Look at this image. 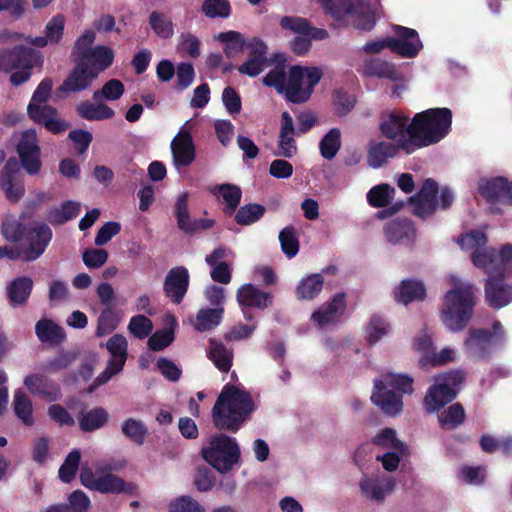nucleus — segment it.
Segmentation results:
<instances>
[{
  "mask_svg": "<svg viewBox=\"0 0 512 512\" xmlns=\"http://www.w3.org/2000/svg\"><path fill=\"white\" fill-rule=\"evenodd\" d=\"M194 127L192 120H187L179 129L170 144L173 164L178 172L190 166L196 157L195 145L191 136Z\"/></svg>",
  "mask_w": 512,
  "mask_h": 512,
  "instance_id": "nucleus-17",
  "label": "nucleus"
},
{
  "mask_svg": "<svg viewBox=\"0 0 512 512\" xmlns=\"http://www.w3.org/2000/svg\"><path fill=\"white\" fill-rule=\"evenodd\" d=\"M253 409V401L247 391L226 385L213 407V423L218 429L236 432Z\"/></svg>",
  "mask_w": 512,
  "mask_h": 512,
  "instance_id": "nucleus-3",
  "label": "nucleus"
},
{
  "mask_svg": "<svg viewBox=\"0 0 512 512\" xmlns=\"http://www.w3.org/2000/svg\"><path fill=\"white\" fill-rule=\"evenodd\" d=\"M108 420V412L104 408L96 407L82 412L78 422L82 431L92 432L104 427Z\"/></svg>",
  "mask_w": 512,
  "mask_h": 512,
  "instance_id": "nucleus-42",
  "label": "nucleus"
},
{
  "mask_svg": "<svg viewBox=\"0 0 512 512\" xmlns=\"http://www.w3.org/2000/svg\"><path fill=\"white\" fill-rule=\"evenodd\" d=\"M188 285V270L185 267L178 266L168 272L164 282V291L174 303L179 304L187 292Z\"/></svg>",
  "mask_w": 512,
  "mask_h": 512,
  "instance_id": "nucleus-27",
  "label": "nucleus"
},
{
  "mask_svg": "<svg viewBox=\"0 0 512 512\" xmlns=\"http://www.w3.org/2000/svg\"><path fill=\"white\" fill-rule=\"evenodd\" d=\"M342 145V133L338 128L330 129L319 141V152L325 160L336 157Z\"/></svg>",
  "mask_w": 512,
  "mask_h": 512,
  "instance_id": "nucleus-44",
  "label": "nucleus"
},
{
  "mask_svg": "<svg viewBox=\"0 0 512 512\" xmlns=\"http://www.w3.org/2000/svg\"><path fill=\"white\" fill-rule=\"evenodd\" d=\"M322 72L317 67L293 66L289 70L286 98L293 103L306 102L319 83Z\"/></svg>",
  "mask_w": 512,
  "mask_h": 512,
  "instance_id": "nucleus-13",
  "label": "nucleus"
},
{
  "mask_svg": "<svg viewBox=\"0 0 512 512\" xmlns=\"http://www.w3.org/2000/svg\"><path fill=\"white\" fill-rule=\"evenodd\" d=\"M171 328L163 329L155 332L148 340V346L154 351H159L169 346L174 340L173 327L177 324L174 316L167 317Z\"/></svg>",
  "mask_w": 512,
  "mask_h": 512,
  "instance_id": "nucleus-57",
  "label": "nucleus"
},
{
  "mask_svg": "<svg viewBox=\"0 0 512 512\" xmlns=\"http://www.w3.org/2000/svg\"><path fill=\"white\" fill-rule=\"evenodd\" d=\"M121 316L113 308H105L97 320L96 336L104 337L117 329Z\"/></svg>",
  "mask_w": 512,
  "mask_h": 512,
  "instance_id": "nucleus-52",
  "label": "nucleus"
},
{
  "mask_svg": "<svg viewBox=\"0 0 512 512\" xmlns=\"http://www.w3.org/2000/svg\"><path fill=\"white\" fill-rule=\"evenodd\" d=\"M76 111L78 115L88 121H101L112 119L115 112L102 100L91 103L88 101L81 102L77 105Z\"/></svg>",
  "mask_w": 512,
  "mask_h": 512,
  "instance_id": "nucleus-38",
  "label": "nucleus"
},
{
  "mask_svg": "<svg viewBox=\"0 0 512 512\" xmlns=\"http://www.w3.org/2000/svg\"><path fill=\"white\" fill-rule=\"evenodd\" d=\"M402 394L413 392V378L406 374L387 373L374 383L371 401L384 413L395 416L402 412Z\"/></svg>",
  "mask_w": 512,
  "mask_h": 512,
  "instance_id": "nucleus-5",
  "label": "nucleus"
},
{
  "mask_svg": "<svg viewBox=\"0 0 512 512\" xmlns=\"http://www.w3.org/2000/svg\"><path fill=\"white\" fill-rule=\"evenodd\" d=\"M249 54L247 60L238 67L241 74L255 77L268 66L267 46L260 39H252L247 44Z\"/></svg>",
  "mask_w": 512,
  "mask_h": 512,
  "instance_id": "nucleus-24",
  "label": "nucleus"
},
{
  "mask_svg": "<svg viewBox=\"0 0 512 512\" xmlns=\"http://www.w3.org/2000/svg\"><path fill=\"white\" fill-rule=\"evenodd\" d=\"M106 349L110 353L105 370L94 380L93 385L89 388L92 392L95 388L108 382L114 375L119 374L127 360L128 342L121 334H115L106 342Z\"/></svg>",
  "mask_w": 512,
  "mask_h": 512,
  "instance_id": "nucleus-15",
  "label": "nucleus"
},
{
  "mask_svg": "<svg viewBox=\"0 0 512 512\" xmlns=\"http://www.w3.org/2000/svg\"><path fill=\"white\" fill-rule=\"evenodd\" d=\"M393 298L397 303L403 305H408L416 301H423L426 298V287L419 279H403L393 289Z\"/></svg>",
  "mask_w": 512,
  "mask_h": 512,
  "instance_id": "nucleus-30",
  "label": "nucleus"
},
{
  "mask_svg": "<svg viewBox=\"0 0 512 512\" xmlns=\"http://www.w3.org/2000/svg\"><path fill=\"white\" fill-rule=\"evenodd\" d=\"M447 281L450 287L442 297L439 318L448 331L457 333L471 321L478 298L474 284L456 275L448 276Z\"/></svg>",
  "mask_w": 512,
  "mask_h": 512,
  "instance_id": "nucleus-1",
  "label": "nucleus"
},
{
  "mask_svg": "<svg viewBox=\"0 0 512 512\" xmlns=\"http://www.w3.org/2000/svg\"><path fill=\"white\" fill-rule=\"evenodd\" d=\"M386 240L392 245L411 248L417 240V230L409 219H395L384 227Z\"/></svg>",
  "mask_w": 512,
  "mask_h": 512,
  "instance_id": "nucleus-22",
  "label": "nucleus"
},
{
  "mask_svg": "<svg viewBox=\"0 0 512 512\" xmlns=\"http://www.w3.org/2000/svg\"><path fill=\"white\" fill-rule=\"evenodd\" d=\"M396 487V479L383 473L364 474L359 480L361 496L370 502L381 504Z\"/></svg>",
  "mask_w": 512,
  "mask_h": 512,
  "instance_id": "nucleus-18",
  "label": "nucleus"
},
{
  "mask_svg": "<svg viewBox=\"0 0 512 512\" xmlns=\"http://www.w3.org/2000/svg\"><path fill=\"white\" fill-rule=\"evenodd\" d=\"M51 91L52 81L48 78L42 80L34 91L27 110L33 121L42 123L52 133H59L65 131L68 125L58 117L52 106L45 104Z\"/></svg>",
  "mask_w": 512,
  "mask_h": 512,
  "instance_id": "nucleus-9",
  "label": "nucleus"
},
{
  "mask_svg": "<svg viewBox=\"0 0 512 512\" xmlns=\"http://www.w3.org/2000/svg\"><path fill=\"white\" fill-rule=\"evenodd\" d=\"M464 379L465 374L460 370L437 375L434 378V384L428 389L424 398L426 410L430 413L436 412L451 402L456 397Z\"/></svg>",
  "mask_w": 512,
  "mask_h": 512,
  "instance_id": "nucleus-11",
  "label": "nucleus"
},
{
  "mask_svg": "<svg viewBox=\"0 0 512 512\" xmlns=\"http://www.w3.org/2000/svg\"><path fill=\"white\" fill-rule=\"evenodd\" d=\"M209 191L223 204L225 212L232 214L240 203L242 191L234 184H220L209 188Z\"/></svg>",
  "mask_w": 512,
  "mask_h": 512,
  "instance_id": "nucleus-36",
  "label": "nucleus"
},
{
  "mask_svg": "<svg viewBox=\"0 0 512 512\" xmlns=\"http://www.w3.org/2000/svg\"><path fill=\"white\" fill-rule=\"evenodd\" d=\"M19 165L16 159H9L0 171V188L11 202H18L24 195V184L18 177Z\"/></svg>",
  "mask_w": 512,
  "mask_h": 512,
  "instance_id": "nucleus-23",
  "label": "nucleus"
},
{
  "mask_svg": "<svg viewBox=\"0 0 512 512\" xmlns=\"http://www.w3.org/2000/svg\"><path fill=\"white\" fill-rule=\"evenodd\" d=\"M262 82L264 85L274 87L279 93H284L285 96H287L288 79L286 80V71L284 66H276L263 77Z\"/></svg>",
  "mask_w": 512,
  "mask_h": 512,
  "instance_id": "nucleus-62",
  "label": "nucleus"
},
{
  "mask_svg": "<svg viewBox=\"0 0 512 512\" xmlns=\"http://www.w3.org/2000/svg\"><path fill=\"white\" fill-rule=\"evenodd\" d=\"M409 117L401 112H392L380 125L381 133L392 140L396 146L401 148L406 154H411L417 150L415 137L411 133V122Z\"/></svg>",
  "mask_w": 512,
  "mask_h": 512,
  "instance_id": "nucleus-14",
  "label": "nucleus"
},
{
  "mask_svg": "<svg viewBox=\"0 0 512 512\" xmlns=\"http://www.w3.org/2000/svg\"><path fill=\"white\" fill-rule=\"evenodd\" d=\"M77 61V65L59 88L63 92L83 91L90 87L92 82L98 77L96 72L91 71L85 65V62Z\"/></svg>",
  "mask_w": 512,
  "mask_h": 512,
  "instance_id": "nucleus-31",
  "label": "nucleus"
},
{
  "mask_svg": "<svg viewBox=\"0 0 512 512\" xmlns=\"http://www.w3.org/2000/svg\"><path fill=\"white\" fill-rule=\"evenodd\" d=\"M373 443L385 451L396 449V451H405L407 445L397 438L396 431L391 428L382 429L373 438Z\"/></svg>",
  "mask_w": 512,
  "mask_h": 512,
  "instance_id": "nucleus-56",
  "label": "nucleus"
},
{
  "mask_svg": "<svg viewBox=\"0 0 512 512\" xmlns=\"http://www.w3.org/2000/svg\"><path fill=\"white\" fill-rule=\"evenodd\" d=\"M364 74L388 79L390 81H401L403 78L402 73L397 70L395 64L381 59H371L367 61Z\"/></svg>",
  "mask_w": 512,
  "mask_h": 512,
  "instance_id": "nucleus-40",
  "label": "nucleus"
},
{
  "mask_svg": "<svg viewBox=\"0 0 512 512\" xmlns=\"http://www.w3.org/2000/svg\"><path fill=\"white\" fill-rule=\"evenodd\" d=\"M149 25L153 32L162 39H169L174 35V25L167 15L153 11L149 15Z\"/></svg>",
  "mask_w": 512,
  "mask_h": 512,
  "instance_id": "nucleus-53",
  "label": "nucleus"
},
{
  "mask_svg": "<svg viewBox=\"0 0 512 512\" xmlns=\"http://www.w3.org/2000/svg\"><path fill=\"white\" fill-rule=\"evenodd\" d=\"M223 307L200 309L192 320L193 327L198 332H205L217 327L223 318Z\"/></svg>",
  "mask_w": 512,
  "mask_h": 512,
  "instance_id": "nucleus-41",
  "label": "nucleus"
},
{
  "mask_svg": "<svg viewBox=\"0 0 512 512\" xmlns=\"http://www.w3.org/2000/svg\"><path fill=\"white\" fill-rule=\"evenodd\" d=\"M175 216L180 230L185 233L195 232L196 224L190 218L187 192H183L177 196L175 201Z\"/></svg>",
  "mask_w": 512,
  "mask_h": 512,
  "instance_id": "nucleus-49",
  "label": "nucleus"
},
{
  "mask_svg": "<svg viewBox=\"0 0 512 512\" xmlns=\"http://www.w3.org/2000/svg\"><path fill=\"white\" fill-rule=\"evenodd\" d=\"M478 189L481 195L491 202L512 205V182L503 177L482 179Z\"/></svg>",
  "mask_w": 512,
  "mask_h": 512,
  "instance_id": "nucleus-25",
  "label": "nucleus"
},
{
  "mask_svg": "<svg viewBox=\"0 0 512 512\" xmlns=\"http://www.w3.org/2000/svg\"><path fill=\"white\" fill-rule=\"evenodd\" d=\"M346 310V295L344 293H338L312 312L311 321L318 329H333L340 324L345 316Z\"/></svg>",
  "mask_w": 512,
  "mask_h": 512,
  "instance_id": "nucleus-16",
  "label": "nucleus"
},
{
  "mask_svg": "<svg viewBox=\"0 0 512 512\" xmlns=\"http://www.w3.org/2000/svg\"><path fill=\"white\" fill-rule=\"evenodd\" d=\"M390 332V325L385 318L373 315L365 328V339L370 345H374Z\"/></svg>",
  "mask_w": 512,
  "mask_h": 512,
  "instance_id": "nucleus-50",
  "label": "nucleus"
},
{
  "mask_svg": "<svg viewBox=\"0 0 512 512\" xmlns=\"http://www.w3.org/2000/svg\"><path fill=\"white\" fill-rule=\"evenodd\" d=\"M208 355L220 371L226 372L230 369L233 353L232 350L228 349L221 342L211 339L209 341Z\"/></svg>",
  "mask_w": 512,
  "mask_h": 512,
  "instance_id": "nucleus-45",
  "label": "nucleus"
},
{
  "mask_svg": "<svg viewBox=\"0 0 512 512\" xmlns=\"http://www.w3.org/2000/svg\"><path fill=\"white\" fill-rule=\"evenodd\" d=\"M42 57L36 50L16 46L0 51V70L11 73L10 81L14 86L21 85L31 77V69L41 65Z\"/></svg>",
  "mask_w": 512,
  "mask_h": 512,
  "instance_id": "nucleus-6",
  "label": "nucleus"
},
{
  "mask_svg": "<svg viewBox=\"0 0 512 512\" xmlns=\"http://www.w3.org/2000/svg\"><path fill=\"white\" fill-rule=\"evenodd\" d=\"M52 238L51 229L43 223L33 224L28 232L27 241L29 244L26 252V260H35L40 257Z\"/></svg>",
  "mask_w": 512,
  "mask_h": 512,
  "instance_id": "nucleus-28",
  "label": "nucleus"
},
{
  "mask_svg": "<svg viewBox=\"0 0 512 512\" xmlns=\"http://www.w3.org/2000/svg\"><path fill=\"white\" fill-rule=\"evenodd\" d=\"M80 459L81 453L77 449H74L67 455L59 469V477L63 482L69 483L74 478L79 467Z\"/></svg>",
  "mask_w": 512,
  "mask_h": 512,
  "instance_id": "nucleus-63",
  "label": "nucleus"
},
{
  "mask_svg": "<svg viewBox=\"0 0 512 512\" xmlns=\"http://www.w3.org/2000/svg\"><path fill=\"white\" fill-rule=\"evenodd\" d=\"M457 243L470 253L473 265L486 274H502L512 264V244H503L498 249L487 247V236L481 230L463 233Z\"/></svg>",
  "mask_w": 512,
  "mask_h": 512,
  "instance_id": "nucleus-2",
  "label": "nucleus"
},
{
  "mask_svg": "<svg viewBox=\"0 0 512 512\" xmlns=\"http://www.w3.org/2000/svg\"><path fill=\"white\" fill-rule=\"evenodd\" d=\"M505 339V331L499 321L493 323L491 329L471 328L463 342V350L467 357L474 361L490 357L494 348Z\"/></svg>",
  "mask_w": 512,
  "mask_h": 512,
  "instance_id": "nucleus-8",
  "label": "nucleus"
},
{
  "mask_svg": "<svg viewBox=\"0 0 512 512\" xmlns=\"http://www.w3.org/2000/svg\"><path fill=\"white\" fill-rule=\"evenodd\" d=\"M452 112L448 108H431L417 113L411 121V133L417 149L438 143L450 132Z\"/></svg>",
  "mask_w": 512,
  "mask_h": 512,
  "instance_id": "nucleus-4",
  "label": "nucleus"
},
{
  "mask_svg": "<svg viewBox=\"0 0 512 512\" xmlns=\"http://www.w3.org/2000/svg\"><path fill=\"white\" fill-rule=\"evenodd\" d=\"M395 188L388 184H379L371 188L367 193V201L372 207H384L394 198Z\"/></svg>",
  "mask_w": 512,
  "mask_h": 512,
  "instance_id": "nucleus-54",
  "label": "nucleus"
},
{
  "mask_svg": "<svg viewBox=\"0 0 512 512\" xmlns=\"http://www.w3.org/2000/svg\"><path fill=\"white\" fill-rule=\"evenodd\" d=\"M237 302L242 307L265 309L271 304V295L251 284L241 286L237 291Z\"/></svg>",
  "mask_w": 512,
  "mask_h": 512,
  "instance_id": "nucleus-33",
  "label": "nucleus"
},
{
  "mask_svg": "<svg viewBox=\"0 0 512 512\" xmlns=\"http://www.w3.org/2000/svg\"><path fill=\"white\" fill-rule=\"evenodd\" d=\"M216 38L224 44V52L228 58L238 56L245 44L242 35L236 31L221 32Z\"/></svg>",
  "mask_w": 512,
  "mask_h": 512,
  "instance_id": "nucleus-55",
  "label": "nucleus"
},
{
  "mask_svg": "<svg viewBox=\"0 0 512 512\" xmlns=\"http://www.w3.org/2000/svg\"><path fill=\"white\" fill-rule=\"evenodd\" d=\"M121 431L126 438L137 445H142L148 435V428L143 421L128 418L121 424Z\"/></svg>",
  "mask_w": 512,
  "mask_h": 512,
  "instance_id": "nucleus-51",
  "label": "nucleus"
},
{
  "mask_svg": "<svg viewBox=\"0 0 512 512\" xmlns=\"http://www.w3.org/2000/svg\"><path fill=\"white\" fill-rule=\"evenodd\" d=\"M401 148L385 141H371L367 150V163L376 169L383 166L389 158L396 156Z\"/></svg>",
  "mask_w": 512,
  "mask_h": 512,
  "instance_id": "nucleus-34",
  "label": "nucleus"
},
{
  "mask_svg": "<svg viewBox=\"0 0 512 512\" xmlns=\"http://www.w3.org/2000/svg\"><path fill=\"white\" fill-rule=\"evenodd\" d=\"M395 37H390L391 51L404 58H415L423 48V43L416 30L396 25Z\"/></svg>",
  "mask_w": 512,
  "mask_h": 512,
  "instance_id": "nucleus-20",
  "label": "nucleus"
},
{
  "mask_svg": "<svg viewBox=\"0 0 512 512\" xmlns=\"http://www.w3.org/2000/svg\"><path fill=\"white\" fill-rule=\"evenodd\" d=\"M503 274H489L484 285L485 301L494 309H501L512 302V284L504 281Z\"/></svg>",
  "mask_w": 512,
  "mask_h": 512,
  "instance_id": "nucleus-21",
  "label": "nucleus"
},
{
  "mask_svg": "<svg viewBox=\"0 0 512 512\" xmlns=\"http://www.w3.org/2000/svg\"><path fill=\"white\" fill-rule=\"evenodd\" d=\"M33 282L28 277L15 279L8 287V297L12 306L23 305L29 297Z\"/></svg>",
  "mask_w": 512,
  "mask_h": 512,
  "instance_id": "nucleus-48",
  "label": "nucleus"
},
{
  "mask_svg": "<svg viewBox=\"0 0 512 512\" xmlns=\"http://www.w3.org/2000/svg\"><path fill=\"white\" fill-rule=\"evenodd\" d=\"M65 17L61 14L53 16L45 26L44 36L28 38L27 41L36 47L58 43L64 33Z\"/></svg>",
  "mask_w": 512,
  "mask_h": 512,
  "instance_id": "nucleus-35",
  "label": "nucleus"
},
{
  "mask_svg": "<svg viewBox=\"0 0 512 512\" xmlns=\"http://www.w3.org/2000/svg\"><path fill=\"white\" fill-rule=\"evenodd\" d=\"M13 407L16 416L24 425L32 426L34 424L33 404L24 391L17 390L14 393Z\"/></svg>",
  "mask_w": 512,
  "mask_h": 512,
  "instance_id": "nucleus-46",
  "label": "nucleus"
},
{
  "mask_svg": "<svg viewBox=\"0 0 512 512\" xmlns=\"http://www.w3.org/2000/svg\"><path fill=\"white\" fill-rule=\"evenodd\" d=\"M125 92L123 83L118 79H111L107 81L103 87L94 91L93 100L98 102L100 100L116 101L122 97Z\"/></svg>",
  "mask_w": 512,
  "mask_h": 512,
  "instance_id": "nucleus-58",
  "label": "nucleus"
},
{
  "mask_svg": "<svg viewBox=\"0 0 512 512\" xmlns=\"http://www.w3.org/2000/svg\"><path fill=\"white\" fill-rule=\"evenodd\" d=\"M114 53L111 48L103 45L94 47L84 58L80 61L85 62V65L97 76L107 69L113 62Z\"/></svg>",
  "mask_w": 512,
  "mask_h": 512,
  "instance_id": "nucleus-37",
  "label": "nucleus"
},
{
  "mask_svg": "<svg viewBox=\"0 0 512 512\" xmlns=\"http://www.w3.org/2000/svg\"><path fill=\"white\" fill-rule=\"evenodd\" d=\"M414 349L419 352L422 357L420 359V365L425 366L428 364L434 350V344L431 335L426 329L421 330L414 338L413 342Z\"/></svg>",
  "mask_w": 512,
  "mask_h": 512,
  "instance_id": "nucleus-59",
  "label": "nucleus"
},
{
  "mask_svg": "<svg viewBox=\"0 0 512 512\" xmlns=\"http://www.w3.org/2000/svg\"><path fill=\"white\" fill-rule=\"evenodd\" d=\"M35 333L43 343L58 344L65 335L60 326L49 319H42L36 323Z\"/></svg>",
  "mask_w": 512,
  "mask_h": 512,
  "instance_id": "nucleus-43",
  "label": "nucleus"
},
{
  "mask_svg": "<svg viewBox=\"0 0 512 512\" xmlns=\"http://www.w3.org/2000/svg\"><path fill=\"white\" fill-rule=\"evenodd\" d=\"M296 129L291 115L285 111L281 115L280 132L278 136L276 155L284 158H292L297 153V145L294 139Z\"/></svg>",
  "mask_w": 512,
  "mask_h": 512,
  "instance_id": "nucleus-29",
  "label": "nucleus"
},
{
  "mask_svg": "<svg viewBox=\"0 0 512 512\" xmlns=\"http://www.w3.org/2000/svg\"><path fill=\"white\" fill-rule=\"evenodd\" d=\"M324 284V277L319 274H310L303 277L295 288V295L299 300H313L322 291Z\"/></svg>",
  "mask_w": 512,
  "mask_h": 512,
  "instance_id": "nucleus-39",
  "label": "nucleus"
},
{
  "mask_svg": "<svg viewBox=\"0 0 512 512\" xmlns=\"http://www.w3.org/2000/svg\"><path fill=\"white\" fill-rule=\"evenodd\" d=\"M24 385L33 395L49 401H55L60 397L59 387L47 376L39 373L25 377Z\"/></svg>",
  "mask_w": 512,
  "mask_h": 512,
  "instance_id": "nucleus-32",
  "label": "nucleus"
},
{
  "mask_svg": "<svg viewBox=\"0 0 512 512\" xmlns=\"http://www.w3.org/2000/svg\"><path fill=\"white\" fill-rule=\"evenodd\" d=\"M80 481L86 488L100 492L102 494H134L136 485L125 482L119 476L110 471L97 468L92 471L90 468L83 467L80 471Z\"/></svg>",
  "mask_w": 512,
  "mask_h": 512,
  "instance_id": "nucleus-12",
  "label": "nucleus"
},
{
  "mask_svg": "<svg viewBox=\"0 0 512 512\" xmlns=\"http://www.w3.org/2000/svg\"><path fill=\"white\" fill-rule=\"evenodd\" d=\"M80 210L81 204L79 202L66 201L51 209L47 215V220L53 225H60L75 218Z\"/></svg>",
  "mask_w": 512,
  "mask_h": 512,
  "instance_id": "nucleus-47",
  "label": "nucleus"
},
{
  "mask_svg": "<svg viewBox=\"0 0 512 512\" xmlns=\"http://www.w3.org/2000/svg\"><path fill=\"white\" fill-rule=\"evenodd\" d=\"M17 153L21 165L29 175H37L42 167L40 147L35 130L29 129L21 133L17 144Z\"/></svg>",
  "mask_w": 512,
  "mask_h": 512,
  "instance_id": "nucleus-19",
  "label": "nucleus"
},
{
  "mask_svg": "<svg viewBox=\"0 0 512 512\" xmlns=\"http://www.w3.org/2000/svg\"><path fill=\"white\" fill-rule=\"evenodd\" d=\"M265 213V208L259 204H247L236 213L235 220L240 225H251L257 222Z\"/></svg>",
  "mask_w": 512,
  "mask_h": 512,
  "instance_id": "nucleus-61",
  "label": "nucleus"
},
{
  "mask_svg": "<svg viewBox=\"0 0 512 512\" xmlns=\"http://www.w3.org/2000/svg\"><path fill=\"white\" fill-rule=\"evenodd\" d=\"M322 8L336 21L351 20L360 30H371L375 16L366 0H319Z\"/></svg>",
  "mask_w": 512,
  "mask_h": 512,
  "instance_id": "nucleus-7",
  "label": "nucleus"
},
{
  "mask_svg": "<svg viewBox=\"0 0 512 512\" xmlns=\"http://www.w3.org/2000/svg\"><path fill=\"white\" fill-rule=\"evenodd\" d=\"M465 412L463 407L456 403L451 405L439 415V422L445 429H454L463 423Z\"/></svg>",
  "mask_w": 512,
  "mask_h": 512,
  "instance_id": "nucleus-60",
  "label": "nucleus"
},
{
  "mask_svg": "<svg viewBox=\"0 0 512 512\" xmlns=\"http://www.w3.org/2000/svg\"><path fill=\"white\" fill-rule=\"evenodd\" d=\"M201 453L204 460L221 473L231 470L240 458L236 440L224 434L212 436Z\"/></svg>",
  "mask_w": 512,
  "mask_h": 512,
  "instance_id": "nucleus-10",
  "label": "nucleus"
},
{
  "mask_svg": "<svg viewBox=\"0 0 512 512\" xmlns=\"http://www.w3.org/2000/svg\"><path fill=\"white\" fill-rule=\"evenodd\" d=\"M169 512H205V509L194 498L181 496L170 502Z\"/></svg>",
  "mask_w": 512,
  "mask_h": 512,
  "instance_id": "nucleus-64",
  "label": "nucleus"
},
{
  "mask_svg": "<svg viewBox=\"0 0 512 512\" xmlns=\"http://www.w3.org/2000/svg\"><path fill=\"white\" fill-rule=\"evenodd\" d=\"M437 192V184L433 180L427 179L420 191L410 198L414 214L421 218H426L433 214L437 208Z\"/></svg>",
  "mask_w": 512,
  "mask_h": 512,
  "instance_id": "nucleus-26",
  "label": "nucleus"
}]
</instances>
